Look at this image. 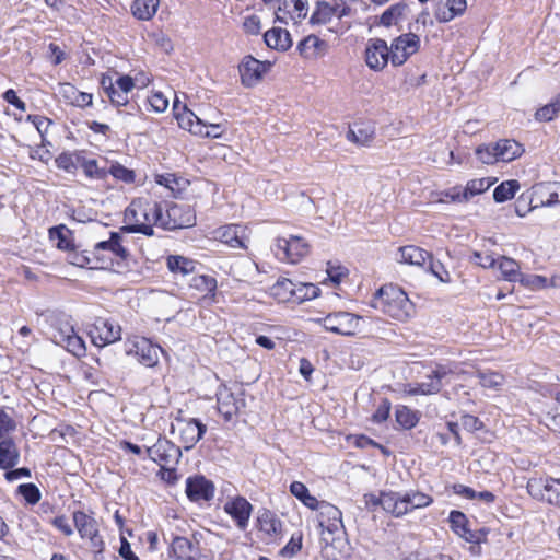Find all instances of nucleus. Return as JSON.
Listing matches in <instances>:
<instances>
[{"label": "nucleus", "instance_id": "nucleus-31", "mask_svg": "<svg viewBox=\"0 0 560 560\" xmlns=\"http://www.w3.org/2000/svg\"><path fill=\"white\" fill-rule=\"evenodd\" d=\"M266 45L273 49L287 50L291 47L292 40L287 30L273 27L264 35Z\"/></svg>", "mask_w": 560, "mask_h": 560}, {"label": "nucleus", "instance_id": "nucleus-41", "mask_svg": "<svg viewBox=\"0 0 560 560\" xmlns=\"http://www.w3.org/2000/svg\"><path fill=\"white\" fill-rule=\"evenodd\" d=\"M498 267L503 279L510 282L518 281L522 275L517 261L505 256L499 258Z\"/></svg>", "mask_w": 560, "mask_h": 560}, {"label": "nucleus", "instance_id": "nucleus-34", "mask_svg": "<svg viewBox=\"0 0 560 560\" xmlns=\"http://www.w3.org/2000/svg\"><path fill=\"white\" fill-rule=\"evenodd\" d=\"M259 530L269 537H277L282 532V522L272 512L265 510L258 516Z\"/></svg>", "mask_w": 560, "mask_h": 560}, {"label": "nucleus", "instance_id": "nucleus-49", "mask_svg": "<svg viewBox=\"0 0 560 560\" xmlns=\"http://www.w3.org/2000/svg\"><path fill=\"white\" fill-rule=\"evenodd\" d=\"M190 285L201 292L211 293L213 295L217 289V280L212 276L199 275L191 279Z\"/></svg>", "mask_w": 560, "mask_h": 560}, {"label": "nucleus", "instance_id": "nucleus-5", "mask_svg": "<svg viewBox=\"0 0 560 560\" xmlns=\"http://www.w3.org/2000/svg\"><path fill=\"white\" fill-rule=\"evenodd\" d=\"M317 518L318 526L322 528V540L326 545L332 542L335 535L343 532L342 513L337 506L322 501Z\"/></svg>", "mask_w": 560, "mask_h": 560}, {"label": "nucleus", "instance_id": "nucleus-9", "mask_svg": "<svg viewBox=\"0 0 560 560\" xmlns=\"http://www.w3.org/2000/svg\"><path fill=\"white\" fill-rule=\"evenodd\" d=\"M196 213L189 205H171L164 212L162 207L161 226L166 230L184 229L195 225Z\"/></svg>", "mask_w": 560, "mask_h": 560}, {"label": "nucleus", "instance_id": "nucleus-16", "mask_svg": "<svg viewBox=\"0 0 560 560\" xmlns=\"http://www.w3.org/2000/svg\"><path fill=\"white\" fill-rule=\"evenodd\" d=\"M162 352L161 347L153 345L145 338L136 340L132 347L127 351L128 354H133L138 362L147 368L155 366L159 363L160 353Z\"/></svg>", "mask_w": 560, "mask_h": 560}, {"label": "nucleus", "instance_id": "nucleus-58", "mask_svg": "<svg viewBox=\"0 0 560 560\" xmlns=\"http://www.w3.org/2000/svg\"><path fill=\"white\" fill-rule=\"evenodd\" d=\"M16 422L14 419L7 413L3 409H0V439L15 431Z\"/></svg>", "mask_w": 560, "mask_h": 560}, {"label": "nucleus", "instance_id": "nucleus-48", "mask_svg": "<svg viewBox=\"0 0 560 560\" xmlns=\"http://www.w3.org/2000/svg\"><path fill=\"white\" fill-rule=\"evenodd\" d=\"M560 113V93L548 104L537 109L535 117L540 121H550Z\"/></svg>", "mask_w": 560, "mask_h": 560}, {"label": "nucleus", "instance_id": "nucleus-40", "mask_svg": "<svg viewBox=\"0 0 560 560\" xmlns=\"http://www.w3.org/2000/svg\"><path fill=\"white\" fill-rule=\"evenodd\" d=\"M337 8L330 5L326 1H317L316 8L310 18L312 25H324L331 21Z\"/></svg>", "mask_w": 560, "mask_h": 560}, {"label": "nucleus", "instance_id": "nucleus-50", "mask_svg": "<svg viewBox=\"0 0 560 560\" xmlns=\"http://www.w3.org/2000/svg\"><path fill=\"white\" fill-rule=\"evenodd\" d=\"M493 183L490 178L471 179L465 186V195H468L469 199H471L474 196L488 190Z\"/></svg>", "mask_w": 560, "mask_h": 560}, {"label": "nucleus", "instance_id": "nucleus-37", "mask_svg": "<svg viewBox=\"0 0 560 560\" xmlns=\"http://www.w3.org/2000/svg\"><path fill=\"white\" fill-rule=\"evenodd\" d=\"M160 0H133L131 13L140 21H149L155 15Z\"/></svg>", "mask_w": 560, "mask_h": 560}, {"label": "nucleus", "instance_id": "nucleus-30", "mask_svg": "<svg viewBox=\"0 0 560 560\" xmlns=\"http://www.w3.org/2000/svg\"><path fill=\"white\" fill-rule=\"evenodd\" d=\"M171 551L176 560H197V549L186 537H175L171 544Z\"/></svg>", "mask_w": 560, "mask_h": 560}, {"label": "nucleus", "instance_id": "nucleus-33", "mask_svg": "<svg viewBox=\"0 0 560 560\" xmlns=\"http://www.w3.org/2000/svg\"><path fill=\"white\" fill-rule=\"evenodd\" d=\"M298 289L299 283H294L292 280L287 278L279 279L272 285V294L280 301H293L298 302Z\"/></svg>", "mask_w": 560, "mask_h": 560}, {"label": "nucleus", "instance_id": "nucleus-62", "mask_svg": "<svg viewBox=\"0 0 560 560\" xmlns=\"http://www.w3.org/2000/svg\"><path fill=\"white\" fill-rule=\"evenodd\" d=\"M347 268L341 265L327 264V276L328 279L335 284H339L343 277L347 276Z\"/></svg>", "mask_w": 560, "mask_h": 560}, {"label": "nucleus", "instance_id": "nucleus-14", "mask_svg": "<svg viewBox=\"0 0 560 560\" xmlns=\"http://www.w3.org/2000/svg\"><path fill=\"white\" fill-rule=\"evenodd\" d=\"M218 411L226 421L231 420L241 408L245 406L243 392L238 390L235 395L229 387L222 385L217 392Z\"/></svg>", "mask_w": 560, "mask_h": 560}, {"label": "nucleus", "instance_id": "nucleus-23", "mask_svg": "<svg viewBox=\"0 0 560 560\" xmlns=\"http://www.w3.org/2000/svg\"><path fill=\"white\" fill-rule=\"evenodd\" d=\"M221 241L232 248H246L247 236L246 229L240 224L223 226L219 231Z\"/></svg>", "mask_w": 560, "mask_h": 560}, {"label": "nucleus", "instance_id": "nucleus-32", "mask_svg": "<svg viewBox=\"0 0 560 560\" xmlns=\"http://www.w3.org/2000/svg\"><path fill=\"white\" fill-rule=\"evenodd\" d=\"M429 258H431V254L418 246L407 245L399 248L398 260L400 262L422 266Z\"/></svg>", "mask_w": 560, "mask_h": 560}, {"label": "nucleus", "instance_id": "nucleus-24", "mask_svg": "<svg viewBox=\"0 0 560 560\" xmlns=\"http://www.w3.org/2000/svg\"><path fill=\"white\" fill-rule=\"evenodd\" d=\"M536 199L539 203L535 207H552L560 203V183H540L535 186Z\"/></svg>", "mask_w": 560, "mask_h": 560}, {"label": "nucleus", "instance_id": "nucleus-17", "mask_svg": "<svg viewBox=\"0 0 560 560\" xmlns=\"http://www.w3.org/2000/svg\"><path fill=\"white\" fill-rule=\"evenodd\" d=\"M223 510L232 517L241 530H245L247 528L253 506L245 498L235 497L228 500Z\"/></svg>", "mask_w": 560, "mask_h": 560}, {"label": "nucleus", "instance_id": "nucleus-29", "mask_svg": "<svg viewBox=\"0 0 560 560\" xmlns=\"http://www.w3.org/2000/svg\"><path fill=\"white\" fill-rule=\"evenodd\" d=\"M20 451L12 439H3L0 442V468L8 470L19 464Z\"/></svg>", "mask_w": 560, "mask_h": 560}, {"label": "nucleus", "instance_id": "nucleus-44", "mask_svg": "<svg viewBox=\"0 0 560 560\" xmlns=\"http://www.w3.org/2000/svg\"><path fill=\"white\" fill-rule=\"evenodd\" d=\"M520 189L517 180H505L495 187L493 199L495 202H504L512 199Z\"/></svg>", "mask_w": 560, "mask_h": 560}, {"label": "nucleus", "instance_id": "nucleus-3", "mask_svg": "<svg viewBox=\"0 0 560 560\" xmlns=\"http://www.w3.org/2000/svg\"><path fill=\"white\" fill-rule=\"evenodd\" d=\"M173 110L179 127L194 135L217 139L224 132L222 124L209 122L199 118L194 112L188 109L186 105L180 107L178 100H175Z\"/></svg>", "mask_w": 560, "mask_h": 560}, {"label": "nucleus", "instance_id": "nucleus-59", "mask_svg": "<svg viewBox=\"0 0 560 560\" xmlns=\"http://www.w3.org/2000/svg\"><path fill=\"white\" fill-rule=\"evenodd\" d=\"M429 270L430 272L436 277L441 282H450L451 277L448 271L445 269L444 265L441 261H435L433 258H429Z\"/></svg>", "mask_w": 560, "mask_h": 560}, {"label": "nucleus", "instance_id": "nucleus-61", "mask_svg": "<svg viewBox=\"0 0 560 560\" xmlns=\"http://www.w3.org/2000/svg\"><path fill=\"white\" fill-rule=\"evenodd\" d=\"M148 102L151 108L156 113H163L168 107V100L162 92H155L149 96Z\"/></svg>", "mask_w": 560, "mask_h": 560}, {"label": "nucleus", "instance_id": "nucleus-53", "mask_svg": "<svg viewBox=\"0 0 560 560\" xmlns=\"http://www.w3.org/2000/svg\"><path fill=\"white\" fill-rule=\"evenodd\" d=\"M303 534L302 532L294 533L288 544L280 550L282 557L291 558L302 549Z\"/></svg>", "mask_w": 560, "mask_h": 560}, {"label": "nucleus", "instance_id": "nucleus-25", "mask_svg": "<svg viewBox=\"0 0 560 560\" xmlns=\"http://www.w3.org/2000/svg\"><path fill=\"white\" fill-rule=\"evenodd\" d=\"M328 45L316 35H308L298 45L300 54L307 59H317L327 51Z\"/></svg>", "mask_w": 560, "mask_h": 560}, {"label": "nucleus", "instance_id": "nucleus-20", "mask_svg": "<svg viewBox=\"0 0 560 560\" xmlns=\"http://www.w3.org/2000/svg\"><path fill=\"white\" fill-rule=\"evenodd\" d=\"M265 70V65L252 56H246L238 66L241 81L245 86H254Z\"/></svg>", "mask_w": 560, "mask_h": 560}, {"label": "nucleus", "instance_id": "nucleus-6", "mask_svg": "<svg viewBox=\"0 0 560 560\" xmlns=\"http://www.w3.org/2000/svg\"><path fill=\"white\" fill-rule=\"evenodd\" d=\"M432 502V497L424 492L417 490L394 491V501H389L387 506L393 508V516L401 517L416 509L429 506Z\"/></svg>", "mask_w": 560, "mask_h": 560}, {"label": "nucleus", "instance_id": "nucleus-2", "mask_svg": "<svg viewBox=\"0 0 560 560\" xmlns=\"http://www.w3.org/2000/svg\"><path fill=\"white\" fill-rule=\"evenodd\" d=\"M372 306L400 322L408 319L413 312V304L406 292L394 284L380 288L372 300Z\"/></svg>", "mask_w": 560, "mask_h": 560}, {"label": "nucleus", "instance_id": "nucleus-12", "mask_svg": "<svg viewBox=\"0 0 560 560\" xmlns=\"http://www.w3.org/2000/svg\"><path fill=\"white\" fill-rule=\"evenodd\" d=\"M147 453L161 468L177 464L182 456L180 448L165 438H159L154 445L147 447Z\"/></svg>", "mask_w": 560, "mask_h": 560}, {"label": "nucleus", "instance_id": "nucleus-39", "mask_svg": "<svg viewBox=\"0 0 560 560\" xmlns=\"http://www.w3.org/2000/svg\"><path fill=\"white\" fill-rule=\"evenodd\" d=\"M374 138V129L364 124H355L349 129L347 139L359 145H368Z\"/></svg>", "mask_w": 560, "mask_h": 560}, {"label": "nucleus", "instance_id": "nucleus-51", "mask_svg": "<svg viewBox=\"0 0 560 560\" xmlns=\"http://www.w3.org/2000/svg\"><path fill=\"white\" fill-rule=\"evenodd\" d=\"M518 281L530 290H540L549 287V280L540 275H521Z\"/></svg>", "mask_w": 560, "mask_h": 560}, {"label": "nucleus", "instance_id": "nucleus-45", "mask_svg": "<svg viewBox=\"0 0 560 560\" xmlns=\"http://www.w3.org/2000/svg\"><path fill=\"white\" fill-rule=\"evenodd\" d=\"M82 155L80 153H61L55 162L58 168L63 170L68 173H74L80 167Z\"/></svg>", "mask_w": 560, "mask_h": 560}, {"label": "nucleus", "instance_id": "nucleus-42", "mask_svg": "<svg viewBox=\"0 0 560 560\" xmlns=\"http://www.w3.org/2000/svg\"><path fill=\"white\" fill-rule=\"evenodd\" d=\"M476 376L483 388L493 390L501 389L505 381L501 373L493 371H478Z\"/></svg>", "mask_w": 560, "mask_h": 560}, {"label": "nucleus", "instance_id": "nucleus-1", "mask_svg": "<svg viewBox=\"0 0 560 560\" xmlns=\"http://www.w3.org/2000/svg\"><path fill=\"white\" fill-rule=\"evenodd\" d=\"M162 205L145 198H138L125 210V221L128 223L124 228L127 232L141 233L148 236L153 235V225L161 226Z\"/></svg>", "mask_w": 560, "mask_h": 560}, {"label": "nucleus", "instance_id": "nucleus-19", "mask_svg": "<svg viewBox=\"0 0 560 560\" xmlns=\"http://www.w3.org/2000/svg\"><path fill=\"white\" fill-rule=\"evenodd\" d=\"M456 365L453 363L436 364L431 374L427 376V381L420 383L425 395L436 394L443 386V381L455 372Z\"/></svg>", "mask_w": 560, "mask_h": 560}, {"label": "nucleus", "instance_id": "nucleus-13", "mask_svg": "<svg viewBox=\"0 0 560 560\" xmlns=\"http://www.w3.org/2000/svg\"><path fill=\"white\" fill-rule=\"evenodd\" d=\"M90 336L95 346L104 347L120 340L121 328L110 319L98 317L90 330Z\"/></svg>", "mask_w": 560, "mask_h": 560}, {"label": "nucleus", "instance_id": "nucleus-36", "mask_svg": "<svg viewBox=\"0 0 560 560\" xmlns=\"http://www.w3.org/2000/svg\"><path fill=\"white\" fill-rule=\"evenodd\" d=\"M365 508L370 511H375L381 506L386 513L393 515V508L387 506L389 501H394V491H382L378 495L374 493H366L363 497Z\"/></svg>", "mask_w": 560, "mask_h": 560}, {"label": "nucleus", "instance_id": "nucleus-26", "mask_svg": "<svg viewBox=\"0 0 560 560\" xmlns=\"http://www.w3.org/2000/svg\"><path fill=\"white\" fill-rule=\"evenodd\" d=\"M448 521L451 523V528L456 533L459 537L464 538L468 542H479L480 536L479 534L470 530L467 527V517L460 511H452L450 513Z\"/></svg>", "mask_w": 560, "mask_h": 560}, {"label": "nucleus", "instance_id": "nucleus-27", "mask_svg": "<svg viewBox=\"0 0 560 560\" xmlns=\"http://www.w3.org/2000/svg\"><path fill=\"white\" fill-rule=\"evenodd\" d=\"M73 523L81 539H85L93 533L97 532L98 523L95 520L93 513H86L84 511H74L72 514Z\"/></svg>", "mask_w": 560, "mask_h": 560}, {"label": "nucleus", "instance_id": "nucleus-55", "mask_svg": "<svg viewBox=\"0 0 560 560\" xmlns=\"http://www.w3.org/2000/svg\"><path fill=\"white\" fill-rule=\"evenodd\" d=\"M18 492L30 504H36L39 502L42 494L38 487L34 483H22L18 488Z\"/></svg>", "mask_w": 560, "mask_h": 560}, {"label": "nucleus", "instance_id": "nucleus-46", "mask_svg": "<svg viewBox=\"0 0 560 560\" xmlns=\"http://www.w3.org/2000/svg\"><path fill=\"white\" fill-rule=\"evenodd\" d=\"M406 7L407 5L405 3H396L394 5H390L381 15L380 24L386 27L397 24L398 20L402 16Z\"/></svg>", "mask_w": 560, "mask_h": 560}, {"label": "nucleus", "instance_id": "nucleus-57", "mask_svg": "<svg viewBox=\"0 0 560 560\" xmlns=\"http://www.w3.org/2000/svg\"><path fill=\"white\" fill-rule=\"evenodd\" d=\"M84 540H89V545L94 553L95 560H103L105 542L100 534V529L93 533L91 536L86 537Z\"/></svg>", "mask_w": 560, "mask_h": 560}, {"label": "nucleus", "instance_id": "nucleus-64", "mask_svg": "<svg viewBox=\"0 0 560 560\" xmlns=\"http://www.w3.org/2000/svg\"><path fill=\"white\" fill-rule=\"evenodd\" d=\"M51 524L58 530H60L65 536L70 537L73 535V528L70 525L67 516L58 515L51 520Z\"/></svg>", "mask_w": 560, "mask_h": 560}, {"label": "nucleus", "instance_id": "nucleus-22", "mask_svg": "<svg viewBox=\"0 0 560 560\" xmlns=\"http://www.w3.org/2000/svg\"><path fill=\"white\" fill-rule=\"evenodd\" d=\"M58 93L66 103L77 107H88L91 106L93 102L92 94L79 91L71 83L59 84Z\"/></svg>", "mask_w": 560, "mask_h": 560}, {"label": "nucleus", "instance_id": "nucleus-60", "mask_svg": "<svg viewBox=\"0 0 560 560\" xmlns=\"http://www.w3.org/2000/svg\"><path fill=\"white\" fill-rule=\"evenodd\" d=\"M319 289L312 283H299L298 302L312 300L318 295Z\"/></svg>", "mask_w": 560, "mask_h": 560}, {"label": "nucleus", "instance_id": "nucleus-56", "mask_svg": "<svg viewBox=\"0 0 560 560\" xmlns=\"http://www.w3.org/2000/svg\"><path fill=\"white\" fill-rule=\"evenodd\" d=\"M477 158L485 164H494L499 162L494 143L479 145L476 149Z\"/></svg>", "mask_w": 560, "mask_h": 560}, {"label": "nucleus", "instance_id": "nucleus-52", "mask_svg": "<svg viewBox=\"0 0 560 560\" xmlns=\"http://www.w3.org/2000/svg\"><path fill=\"white\" fill-rule=\"evenodd\" d=\"M108 174H110L114 178L127 184L135 182V172L119 163L112 164L110 167L107 170V175Z\"/></svg>", "mask_w": 560, "mask_h": 560}, {"label": "nucleus", "instance_id": "nucleus-43", "mask_svg": "<svg viewBox=\"0 0 560 560\" xmlns=\"http://www.w3.org/2000/svg\"><path fill=\"white\" fill-rule=\"evenodd\" d=\"M397 423L405 430H410L419 422L418 411H413L406 406H398L395 411Z\"/></svg>", "mask_w": 560, "mask_h": 560}, {"label": "nucleus", "instance_id": "nucleus-7", "mask_svg": "<svg viewBox=\"0 0 560 560\" xmlns=\"http://www.w3.org/2000/svg\"><path fill=\"white\" fill-rule=\"evenodd\" d=\"M362 320L361 316L348 312L330 313L317 319L326 330L342 336H353L357 331H360Z\"/></svg>", "mask_w": 560, "mask_h": 560}, {"label": "nucleus", "instance_id": "nucleus-28", "mask_svg": "<svg viewBox=\"0 0 560 560\" xmlns=\"http://www.w3.org/2000/svg\"><path fill=\"white\" fill-rule=\"evenodd\" d=\"M494 150H497L499 162H511L521 156L524 152L523 145L513 139H501L497 141L494 143Z\"/></svg>", "mask_w": 560, "mask_h": 560}, {"label": "nucleus", "instance_id": "nucleus-38", "mask_svg": "<svg viewBox=\"0 0 560 560\" xmlns=\"http://www.w3.org/2000/svg\"><path fill=\"white\" fill-rule=\"evenodd\" d=\"M121 236L117 232H112L107 241H102L95 244V252L108 250L115 257L125 259L127 257V249L120 243Z\"/></svg>", "mask_w": 560, "mask_h": 560}, {"label": "nucleus", "instance_id": "nucleus-4", "mask_svg": "<svg viewBox=\"0 0 560 560\" xmlns=\"http://www.w3.org/2000/svg\"><path fill=\"white\" fill-rule=\"evenodd\" d=\"M100 84L112 105L116 107L126 106L129 103V93L135 88L133 79L127 74L118 75L115 80L109 74H102Z\"/></svg>", "mask_w": 560, "mask_h": 560}, {"label": "nucleus", "instance_id": "nucleus-15", "mask_svg": "<svg viewBox=\"0 0 560 560\" xmlns=\"http://www.w3.org/2000/svg\"><path fill=\"white\" fill-rule=\"evenodd\" d=\"M390 61V52L387 43L381 38L369 39L365 48V62L374 71L383 70Z\"/></svg>", "mask_w": 560, "mask_h": 560}, {"label": "nucleus", "instance_id": "nucleus-11", "mask_svg": "<svg viewBox=\"0 0 560 560\" xmlns=\"http://www.w3.org/2000/svg\"><path fill=\"white\" fill-rule=\"evenodd\" d=\"M420 47V38L415 33L398 36L389 47L390 62L394 67L404 65Z\"/></svg>", "mask_w": 560, "mask_h": 560}, {"label": "nucleus", "instance_id": "nucleus-21", "mask_svg": "<svg viewBox=\"0 0 560 560\" xmlns=\"http://www.w3.org/2000/svg\"><path fill=\"white\" fill-rule=\"evenodd\" d=\"M207 427L198 419H190L182 423L179 429L180 441L185 450L192 448L203 436Z\"/></svg>", "mask_w": 560, "mask_h": 560}, {"label": "nucleus", "instance_id": "nucleus-54", "mask_svg": "<svg viewBox=\"0 0 560 560\" xmlns=\"http://www.w3.org/2000/svg\"><path fill=\"white\" fill-rule=\"evenodd\" d=\"M61 347L67 349L70 353H72L75 357H81L85 353V343L83 339L75 332L71 334V336L68 339H66Z\"/></svg>", "mask_w": 560, "mask_h": 560}, {"label": "nucleus", "instance_id": "nucleus-8", "mask_svg": "<svg viewBox=\"0 0 560 560\" xmlns=\"http://www.w3.org/2000/svg\"><path fill=\"white\" fill-rule=\"evenodd\" d=\"M272 250L279 260L296 264L308 254V244L300 236L290 235L278 237Z\"/></svg>", "mask_w": 560, "mask_h": 560}, {"label": "nucleus", "instance_id": "nucleus-10", "mask_svg": "<svg viewBox=\"0 0 560 560\" xmlns=\"http://www.w3.org/2000/svg\"><path fill=\"white\" fill-rule=\"evenodd\" d=\"M528 493L541 501L560 505V479L533 478L527 482Z\"/></svg>", "mask_w": 560, "mask_h": 560}, {"label": "nucleus", "instance_id": "nucleus-18", "mask_svg": "<svg viewBox=\"0 0 560 560\" xmlns=\"http://www.w3.org/2000/svg\"><path fill=\"white\" fill-rule=\"evenodd\" d=\"M186 494L191 501H209L213 498L214 487L203 476L190 477L186 481Z\"/></svg>", "mask_w": 560, "mask_h": 560}, {"label": "nucleus", "instance_id": "nucleus-35", "mask_svg": "<svg viewBox=\"0 0 560 560\" xmlns=\"http://www.w3.org/2000/svg\"><path fill=\"white\" fill-rule=\"evenodd\" d=\"M166 265L171 272L187 276L196 271L197 261L180 255H170Z\"/></svg>", "mask_w": 560, "mask_h": 560}, {"label": "nucleus", "instance_id": "nucleus-63", "mask_svg": "<svg viewBox=\"0 0 560 560\" xmlns=\"http://www.w3.org/2000/svg\"><path fill=\"white\" fill-rule=\"evenodd\" d=\"M472 261L482 268H492L497 262L493 255L488 252H474Z\"/></svg>", "mask_w": 560, "mask_h": 560}, {"label": "nucleus", "instance_id": "nucleus-47", "mask_svg": "<svg viewBox=\"0 0 560 560\" xmlns=\"http://www.w3.org/2000/svg\"><path fill=\"white\" fill-rule=\"evenodd\" d=\"M80 167L89 178L105 179L107 177V170L100 167L96 160H89L82 156Z\"/></svg>", "mask_w": 560, "mask_h": 560}]
</instances>
